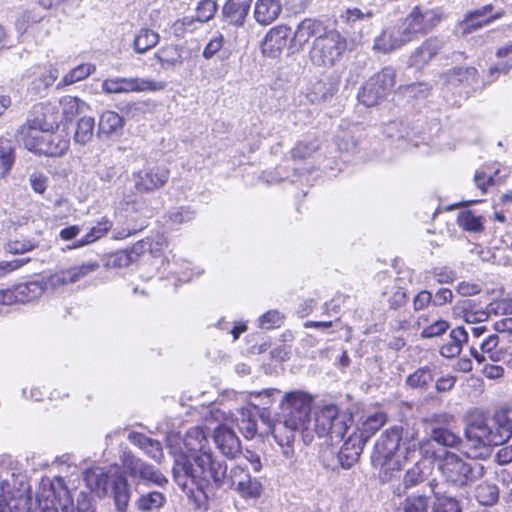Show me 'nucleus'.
Instances as JSON below:
<instances>
[{
	"instance_id": "obj_56",
	"label": "nucleus",
	"mask_w": 512,
	"mask_h": 512,
	"mask_svg": "<svg viewBox=\"0 0 512 512\" xmlns=\"http://www.w3.org/2000/svg\"><path fill=\"white\" fill-rule=\"evenodd\" d=\"M262 484L256 478H249L237 490L238 493L244 498H258L262 493Z\"/></svg>"
},
{
	"instance_id": "obj_12",
	"label": "nucleus",
	"mask_w": 512,
	"mask_h": 512,
	"mask_svg": "<svg viewBox=\"0 0 512 512\" xmlns=\"http://www.w3.org/2000/svg\"><path fill=\"white\" fill-rule=\"evenodd\" d=\"M166 87L162 81H155L146 78H113L106 79L102 83V90L107 94L130 93V92H155Z\"/></svg>"
},
{
	"instance_id": "obj_44",
	"label": "nucleus",
	"mask_w": 512,
	"mask_h": 512,
	"mask_svg": "<svg viewBox=\"0 0 512 512\" xmlns=\"http://www.w3.org/2000/svg\"><path fill=\"white\" fill-rule=\"evenodd\" d=\"M70 283L68 271H62L60 273H56L48 276L47 278L44 276H38L34 279V286H39L42 291L56 288L57 286L64 285Z\"/></svg>"
},
{
	"instance_id": "obj_18",
	"label": "nucleus",
	"mask_w": 512,
	"mask_h": 512,
	"mask_svg": "<svg viewBox=\"0 0 512 512\" xmlns=\"http://www.w3.org/2000/svg\"><path fill=\"white\" fill-rule=\"evenodd\" d=\"M214 440L218 449L227 457H235L240 452V440L227 426H219L215 430Z\"/></svg>"
},
{
	"instance_id": "obj_31",
	"label": "nucleus",
	"mask_w": 512,
	"mask_h": 512,
	"mask_svg": "<svg viewBox=\"0 0 512 512\" xmlns=\"http://www.w3.org/2000/svg\"><path fill=\"white\" fill-rule=\"evenodd\" d=\"M324 28L321 22L313 19H304L294 33V41L300 46L304 45L313 36H320Z\"/></svg>"
},
{
	"instance_id": "obj_17",
	"label": "nucleus",
	"mask_w": 512,
	"mask_h": 512,
	"mask_svg": "<svg viewBox=\"0 0 512 512\" xmlns=\"http://www.w3.org/2000/svg\"><path fill=\"white\" fill-rule=\"evenodd\" d=\"M34 129L42 132H53L59 126L60 116L51 104H39L34 107Z\"/></svg>"
},
{
	"instance_id": "obj_19",
	"label": "nucleus",
	"mask_w": 512,
	"mask_h": 512,
	"mask_svg": "<svg viewBox=\"0 0 512 512\" xmlns=\"http://www.w3.org/2000/svg\"><path fill=\"white\" fill-rule=\"evenodd\" d=\"M128 439L132 444L139 447L146 456L158 464L162 463L164 460L163 448L158 440L149 438L146 435L138 432L129 433Z\"/></svg>"
},
{
	"instance_id": "obj_39",
	"label": "nucleus",
	"mask_w": 512,
	"mask_h": 512,
	"mask_svg": "<svg viewBox=\"0 0 512 512\" xmlns=\"http://www.w3.org/2000/svg\"><path fill=\"white\" fill-rule=\"evenodd\" d=\"M477 70L474 67H459L453 68L448 72L442 74V79L446 82H450V78H456L457 82L467 83L473 85L477 81Z\"/></svg>"
},
{
	"instance_id": "obj_60",
	"label": "nucleus",
	"mask_w": 512,
	"mask_h": 512,
	"mask_svg": "<svg viewBox=\"0 0 512 512\" xmlns=\"http://www.w3.org/2000/svg\"><path fill=\"white\" fill-rule=\"evenodd\" d=\"M282 324V315L277 310H270L259 318V326L269 330Z\"/></svg>"
},
{
	"instance_id": "obj_55",
	"label": "nucleus",
	"mask_w": 512,
	"mask_h": 512,
	"mask_svg": "<svg viewBox=\"0 0 512 512\" xmlns=\"http://www.w3.org/2000/svg\"><path fill=\"white\" fill-rule=\"evenodd\" d=\"M132 262V255L127 251H117L111 254L105 262V267L108 269H119L127 267Z\"/></svg>"
},
{
	"instance_id": "obj_10",
	"label": "nucleus",
	"mask_w": 512,
	"mask_h": 512,
	"mask_svg": "<svg viewBox=\"0 0 512 512\" xmlns=\"http://www.w3.org/2000/svg\"><path fill=\"white\" fill-rule=\"evenodd\" d=\"M71 499L70 492L61 477L43 478L37 493V502L42 512L63 511L64 499Z\"/></svg>"
},
{
	"instance_id": "obj_8",
	"label": "nucleus",
	"mask_w": 512,
	"mask_h": 512,
	"mask_svg": "<svg viewBox=\"0 0 512 512\" xmlns=\"http://www.w3.org/2000/svg\"><path fill=\"white\" fill-rule=\"evenodd\" d=\"M351 418L340 414L336 405H326L315 416L314 429L319 437H330L331 441L342 440Z\"/></svg>"
},
{
	"instance_id": "obj_37",
	"label": "nucleus",
	"mask_w": 512,
	"mask_h": 512,
	"mask_svg": "<svg viewBox=\"0 0 512 512\" xmlns=\"http://www.w3.org/2000/svg\"><path fill=\"white\" fill-rule=\"evenodd\" d=\"M374 13L370 9L365 11L359 8H347L340 15L343 23L349 25L351 28H356L360 24L369 23Z\"/></svg>"
},
{
	"instance_id": "obj_52",
	"label": "nucleus",
	"mask_w": 512,
	"mask_h": 512,
	"mask_svg": "<svg viewBox=\"0 0 512 512\" xmlns=\"http://www.w3.org/2000/svg\"><path fill=\"white\" fill-rule=\"evenodd\" d=\"M318 148L319 146L315 140L309 142L300 141L291 150V156L295 160H304L311 157Z\"/></svg>"
},
{
	"instance_id": "obj_36",
	"label": "nucleus",
	"mask_w": 512,
	"mask_h": 512,
	"mask_svg": "<svg viewBox=\"0 0 512 512\" xmlns=\"http://www.w3.org/2000/svg\"><path fill=\"white\" fill-rule=\"evenodd\" d=\"M429 437L438 444L446 447H456L461 442L457 434L438 424H432Z\"/></svg>"
},
{
	"instance_id": "obj_58",
	"label": "nucleus",
	"mask_w": 512,
	"mask_h": 512,
	"mask_svg": "<svg viewBox=\"0 0 512 512\" xmlns=\"http://www.w3.org/2000/svg\"><path fill=\"white\" fill-rule=\"evenodd\" d=\"M433 512H461V507L455 498L443 496L437 498Z\"/></svg>"
},
{
	"instance_id": "obj_63",
	"label": "nucleus",
	"mask_w": 512,
	"mask_h": 512,
	"mask_svg": "<svg viewBox=\"0 0 512 512\" xmlns=\"http://www.w3.org/2000/svg\"><path fill=\"white\" fill-rule=\"evenodd\" d=\"M195 212L188 207H179L169 213L170 220L175 224H183L194 219Z\"/></svg>"
},
{
	"instance_id": "obj_21",
	"label": "nucleus",
	"mask_w": 512,
	"mask_h": 512,
	"mask_svg": "<svg viewBox=\"0 0 512 512\" xmlns=\"http://www.w3.org/2000/svg\"><path fill=\"white\" fill-rule=\"evenodd\" d=\"M112 476L108 475V473L100 467L89 469L84 474V479L86 481L89 489L96 493L99 497H104L108 495L110 491V485L112 482Z\"/></svg>"
},
{
	"instance_id": "obj_29",
	"label": "nucleus",
	"mask_w": 512,
	"mask_h": 512,
	"mask_svg": "<svg viewBox=\"0 0 512 512\" xmlns=\"http://www.w3.org/2000/svg\"><path fill=\"white\" fill-rule=\"evenodd\" d=\"M160 41V35L158 32L149 29H139L133 39V49L137 54H145L152 48H154Z\"/></svg>"
},
{
	"instance_id": "obj_3",
	"label": "nucleus",
	"mask_w": 512,
	"mask_h": 512,
	"mask_svg": "<svg viewBox=\"0 0 512 512\" xmlns=\"http://www.w3.org/2000/svg\"><path fill=\"white\" fill-rule=\"evenodd\" d=\"M511 436L512 423L504 414H497L491 423L476 419L466 428V453L474 459L486 458L492 446L502 445Z\"/></svg>"
},
{
	"instance_id": "obj_40",
	"label": "nucleus",
	"mask_w": 512,
	"mask_h": 512,
	"mask_svg": "<svg viewBox=\"0 0 512 512\" xmlns=\"http://www.w3.org/2000/svg\"><path fill=\"white\" fill-rule=\"evenodd\" d=\"M480 348L494 362L502 361L507 356L506 350L499 347V337L497 335H490L481 343Z\"/></svg>"
},
{
	"instance_id": "obj_47",
	"label": "nucleus",
	"mask_w": 512,
	"mask_h": 512,
	"mask_svg": "<svg viewBox=\"0 0 512 512\" xmlns=\"http://www.w3.org/2000/svg\"><path fill=\"white\" fill-rule=\"evenodd\" d=\"M457 223L466 231L480 232L483 230L481 217L474 215L470 210L461 211L457 216Z\"/></svg>"
},
{
	"instance_id": "obj_2",
	"label": "nucleus",
	"mask_w": 512,
	"mask_h": 512,
	"mask_svg": "<svg viewBox=\"0 0 512 512\" xmlns=\"http://www.w3.org/2000/svg\"><path fill=\"white\" fill-rule=\"evenodd\" d=\"M432 439L419 440L415 428L393 426L385 430L375 443L372 454L373 466L380 469V479L390 481L410 461L417 450L425 459L435 457Z\"/></svg>"
},
{
	"instance_id": "obj_35",
	"label": "nucleus",
	"mask_w": 512,
	"mask_h": 512,
	"mask_svg": "<svg viewBox=\"0 0 512 512\" xmlns=\"http://www.w3.org/2000/svg\"><path fill=\"white\" fill-rule=\"evenodd\" d=\"M95 71V66L91 63H82L75 68L71 69L63 78L58 82L57 88L72 85L76 82L82 81L90 76Z\"/></svg>"
},
{
	"instance_id": "obj_45",
	"label": "nucleus",
	"mask_w": 512,
	"mask_h": 512,
	"mask_svg": "<svg viewBox=\"0 0 512 512\" xmlns=\"http://www.w3.org/2000/svg\"><path fill=\"white\" fill-rule=\"evenodd\" d=\"M424 462L417 461L404 475L403 485L405 488H411L424 481L426 477Z\"/></svg>"
},
{
	"instance_id": "obj_34",
	"label": "nucleus",
	"mask_w": 512,
	"mask_h": 512,
	"mask_svg": "<svg viewBox=\"0 0 512 512\" xmlns=\"http://www.w3.org/2000/svg\"><path fill=\"white\" fill-rule=\"evenodd\" d=\"M62 109V118L66 121H72L77 115L88 109V105L75 96L66 95L59 101Z\"/></svg>"
},
{
	"instance_id": "obj_24",
	"label": "nucleus",
	"mask_w": 512,
	"mask_h": 512,
	"mask_svg": "<svg viewBox=\"0 0 512 512\" xmlns=\"http://www.w3.org/2000/svg\"><path fill=\"white\" fill-rule=\"evenodd\" d=\"M364 446L365 444L362 443L361 439L349 435L338 453L341 467L344 469L351 468L358 461Z\"/></svg>"
},
{
	"instance_id": "obj_28",
	"label": "nucleus",
	"mask_w": 512,
	"mask_h": 512,
	"mask_svg": "<svg viewBox=\"0 0 512 512\" xmlns=\"http://www.w3.org/2000/svg\"><path fill=\"white\" fill-rule=\"evenodd\" d=\"M110 490L113 493L118 511L124 512L130 500V488L127 479L122 475H113Z\"/></svg>"
},
{
	"instance_id": "obj_62",
	"label": "nucleus",
	"mask_w": 512,
	"mask_h": 512,
	"mask_svg": "<svg viewBox=\"0 0 512 512\" xmlns=\"http://www.w3.org/2000/svg\"><path fill=\"white\" fill-rule=\"evenodd\" d=\"M280 393V390L275 388H269L265 389L263 391H253L249 393L250 398L254 397L256 399H259V405L265 409L266 407H269L274 402V398L276 395Z\"/></svg>"
},
{
	"instance_id": "obj_27",
	"label": "nucleus",
	"mask_w": 512,
	"mask_h": 512,
	"mask_svg": "<svg viewBox=\"0 0 512 512\" xmlns=\"http://www.w3.org/2000/svg\"><path fill=\"white\" fill-rule=\"evenodd\" d=\"M468 340V334L463 327H457L450 332L449 340L440 348V353L446 358L458 356L462 346Z\"/></svg>"
},
{
	"instance_id": "obj_46",
	"label": "nucleus",
	"mask_w": 512,
	"mask_h": 512,
	"mask_svg": "<svg viewBox=\"0 0 512 512\" xmlns=\"http://www.w3.org/2000/svg\"><path fill=\"white\" fill-rule=\"evenodd\" d=\"M433 378L434 375L432 369L429 367H422L409 375L406 382L412 388H424L433 381Z\"/></svg>"
},
{
	"instance_id": "obj_42",
	"label": "nucleus",
	"mask_w": 512,
	"mask_h": 512,
	"mask_svg": "<svg viewBox=\"0 0 512 512\" xmlns=\"http://www.w3.org/2000/svg\"><path fill=\"white\" fill-rule=\"evenodd\" d=\"M166 502L164 494L158 491H153L142 495L137 500V507L141 511H152L160 509Z\"/></svg>"
},
{
	"instance_id": "obj_16",
	"label": "nucleus",
	"mask_w": 512,
	"mask_h": 512,
	"mask_svg": "<svg viewBox=\"0 0 512 512\" xmlns=\"http://www.w3.org/2000/svg\"><path fill=\"white\" fill-rule=\"evenodd\" d=\"M444 42L437 38H429L417 48L410 57V65L422 68L427 65L443 48Z\"/></svg>"
},
{
	"instance_id": "obj_61",
	"label": "nucleus",
	"mask_w": 512,
	"mask_h": 512,
	"mask_svg": "<svg viewBox=\"0 0 512 512\" xmlns=\"http://www.w3.org/2000/svg\"><path fill=\"white\" fill-rule=\"evenodd\" d=\"M449 329V323L444 320H437L432 324L426 326L421 331L423 338H433L442 335Z\"/></svg>"
},
{
	"instance_id": "obj_14",
	"label": "nucleus",
	"mask_w": 512,
	"mask_h": 512,
	"mask_svg": "<svg viewBox=\"0 0 512 512\" xmlns=\"http://www.w3.org/2000/svg\"><path fill=\"white\" fill-rule=\"evenodd\" d=\"M170 176L169 170L162 165H148L133 173L134 187L138 193H151L161 189Z\"/></svg>"
},
{
	"instance_id": "obj_54",
	"label": "nucleus",
	"mask_w": 512,
	"mask_h": 512,
	"mask_svg": "<svg viewBox=\"0 0 512 512\" xmlns=\"http://www.w3.org/2000/svg\"><path fill=\"white\" fill-rule=\"evenodd\" d=\"M217 11V3L214 0H201L196 8V19L207 22L212 19Z\"/></svg>"
},
{
	"instance_id": "obj_49",
	"label": "nucleus",
	"mask_w": 512,
	"mask_h": 512,
	"mask_svg": "<svg viewBox=\"0 0 512 512\" xmlns=\"http://www.w3.org/2000/svg\"><path fill=\"white\" fill-rule=\"evenodd\" d=\"M64 499L63 512H94L91 505V500L89 496L80 492L77 497V505L75 506L72 499H68L67 497Z\"/></svg>"
},
{
	"instance_id": "obj_59",
	"label": "nucleus",
	"mask_w": 512,
	"mask_h": 512,
	"mask_svg": "<svg viewBox=\"0 0 512 512\" xmlns=\"http://www.w3.org/2000/svg\"><path fill=\"white\" fill-rule=\"evenodd\" d=\"M112 227V222L108 218H102L96 226L92 227L86 234L88 242H95L102 238Z\"/></svg>"
},
{
	"instance_id": "obj_4",
	"label": "nucleus",
	"mask_w": 512,
	"mask_h": 512,
	"mask_svg": "<svg viewBox=\"0 0 512 512\" xmlns=\"http://www.w3.org/2000/svg\"><path fill=\"white\" fill-rule=\"evenodd\" d=\"M313 399L303 391L296 390L285 393L280 402V420L273 426H282L283 430L303 433V441L309 444L312 435L308 431L310 424V412Z\"/></svg>"
},
{
	"instance_id": "obj_11",
	"label": "nucleus",
	"mask_w": 512,
	"mask_h": 512,
	"mask_svg": "<svg viewBox=\"0 0 512 512\" xmlns=\"http://www.w3.org/2000/svg\"><path fill=\"white\" fill-rule=\"evenodd\" d=\"M412 41L409 31L402 20L386 26L374 39L372 49L374 52L388 54L400 49Z\"/></svg>"
},
{
	"instance_id": "obj_50",
	"label": "nucleus",
	"mask_w": 512,
	"mask_h": 512,
	"mask_svg": "<svg viewBox=\"0 0 512 512\" xmlns=\"http://www.w3.org/2000/svg\"><path fill=\"white\" fill-rule=\"evenodd\" d=\"M462 317L465 322L474 324L479 322H484L488 319V312L482 309H474V306L471 301H464L462 304Z\"/></svg>"
},
{
	"instance_id": "obj_48",
	"label": "nucleus",
	"mask_w": 512,
	"mask_h": 512,
	"mask_svg": "<svg viewBox=\"0 0 512 512\" xmlns=\"http://www.w3.org/2000/svg\"><path fill=\"white\" fill-rule=\"evenodd\" d=\"M14 162L13 149L10 142L0 138V176H5Z\"/></svg>"
},
{
	"instance_id": "obj_30",
	"label": "nucleus",
	"mask_w": 512,
	"mask_h": 512,
	"mask_svg": "<svg viewBox=\"0 0 512 512\" xmlns=\"http://www.w3.org/2000/svg\"><path fill=\"white\" fill-rule=\"evenodd\" d=\"M271 432L275 441L282 449V455L293 461L295 458V450H294V441H295V432H291V430H283L282 426H272Z\"/></svg>"
},
{
	"instance_id": "obj_7",
	"label": "nucleus",
	"mask_w": 512,
	"mask_h": 512,
	"mask_svg": "<svg viewBox=\"0 0 512 512\" xmlns=\"http://www.w3.org/2000/svg\"><path fill=\"white\" fill-rule=\"evenodd\" d=\"M347 48L346 39L336 30L316 37L310 58L317 66L331 67L338 62Z\"/></svg>"
},
{
	"instance_id": "obj_26",
	"label": "nucleus",
	"mask_w": 512,
	"mask_h": 512,
	"mask_svg": "<svg viewBox=\"0 0 512 512\" xmlns=\"http://www.w3.org/2000/svg\"><path fill=\"white\" fill-rule=\"evenodd\" d=\"M155 58L164 70H173L183 63L182 50L177 45H167L155 53Z\"/></svg>"
},
{
	"instance_id": "obj_38",
	"label": "nucleus",
	"mask_w": 512,
	"mask_h": 512,
	"mask_svg": "<svg viewBox=\"0 0 512 512\" xmlns=\"http://www.w3.org/2000/svg\"><path fill=\"white\" fill-rule=\"evenodd\" d=\"M123 118L114 111H106L100 117L99 129L102 133L110 135L118 133L123 127Z\"/></svg>"
},
{
	"instance_id": "obj_64",
	"label": "nucleus",
	"mask_w": 512,
	"mask_h": 512,
	"mask_svg": "<svg viewBox=\"0 0 512 512\" xmlns=\"http://www.w3.org/2000/svg\"><path fill=\"white\" fill-rule=\"evenodd\" d=\"M249 476L250 475L245 468L240 465H235L230 470L229 481L236 487V490H238L240 486L243 487V483L249 478Z\"/></svg>"
},
{
	"instance_id": "obj_9",
	"label": "nucleus",
	"mask_w": 512,
	"mask_h": 512,
	"mask_svg": "<svg viewBox=\"0 0 512 512\" xmlns=\"http://www.w3.org/2000/svg\"><path fill=\"white\" fill-rule=\"evenodd\" d=\"M120 460L124 471L137 483H152L161 487L168 483V479L159 469L130 452H124Z\"/></svg>"
},
{
	"instance_id": "obj_53",
	"label": "nucleus",
	"mask_w": 512,
	"mask_h": 512,
	"mask_svg": "<svg viewBox=\"0 0 512 512\" xmlns=\"http://www.w3.org/2000/svg\"><path fill=\"white\" fill-rule=\"evenodd\" d=\"M239 430L247 439L253 438L257 433L256 420L248 411L241 412V418L237 420Z\"/></svg>"
},
{
	"instance_id": "obj_6",
	"label": "nucleus",
	"mask_w": 512,
	"mask_h": 512,
	"mask_svg": "<svg viewBox=\"0 0 512 512\" xmlns=\"http://www.w3.org/2000/svg\"><path fill=\"white\" fill-rule=\"evenodd\" d=\"M396 83V71L392 67H384L373 74L360 88L359 101L367 106H376L387 99Z\"/></svg>"
},
{
	"instance_id": "obj_25",
	"label": "nucleus",
	"mask_w": 512,
	"mask_h": 512,
	"mask_svg": "<svg viewBox=\"0 0 512 512\" xmlns=\"http://www.w3.org/2000/svg\"><path fill=\"white\" fill-rule=\"evenodd\" d=\"M387 421V416L382 411H377L369 416L362 422L358 431H354L353 435L357 439H361L363 444L374 435Z\"/></svg>"
},
{
	"instance_id": "obj_1",
	"label": "nucleus",
	"mask_w": 512,
	"mask_h": 512,
	"mask_svg": "<svg viewBox=\"0 0 512 512\" xmlns=\"http://www.w3.org/2000/svg\"><path fill=\"white\" fill-rule=\"evenodd\" d=\"M180 444L179 433L167 435L166 445L174 457L173 479L183 492L193 495L198 490L207 496L211 489L224 485L227 474L225 462L216 459L211 451L186 456Z\"/></svg>"
},
{
	"instance_id": "obj_57",
	"label": "nucleus",
	"mask_w": 512,
	"mask_h": 512,
	"mask_svg": "<svg viewBox=\"0 0 512 512\" xmlns=\"http://www.w3.org/2000/svg\"><path fill=\"white\" fill-rule=\"evenodd\" d=\"M399 91L408 97L413 98H424L428 96L430 92V86L426 83H411L407 85H401Z\"/></svg>"
},
{
	"instance_id": "obj_33",
	"label": "nucleus",
	"mask_w": 512,
	"mask_h": 512,
	"mask_svg": "<svg viewBox=\"0 0 512 512\" xmlns=\"http://www.w3.org/2000/svg\"><path fill=\"white\" fill-rule=\"evenodd\" d=\"M474 497L483 506H493L499 499V488L495 483L484 481L474 489Z\"/></svg>"
},
{
	"instance_id": "obj_43",
	"label": "nucleus",
	"mask_w": 512,
	"mask_h": 512,
	"mask_svg": "<svg viewBox=\"0 0 512 512\" xmlns=\"http://www.w3.org/2000/svg\"><path fill=\"white\" fill-rule=\"evenodd\" d=\"M94 119L92 117H82L78 124L74 135L76 143L85 145L91 141L94 132Z\"/></svg>"
},
{
	"instance_id": "obj_22",
	"label": "nucleus",
	"mask_w": 512,
	"mask_h": 512,
	"mask_svg": "<svg viewBox=\"0 0 512 512\" xmlns=\"http://www.w3.org/2000/svg\"><path fill=\"white\" fill-rule=\"evenodd\" d=\"M208 444L207 438L200 427L190 428L184 437H181V447L186 456L200 454L206 449Z\"/></svg>"
},
{
	"instance_id": "obj_13",
	"label": "nucleus",
	"mask_w": 512,
	"mask_h": 512,
	"mask_svg": "<svg viewBox=\"0 0 512 512\" xmlns=\"http://www.w3.org/2000/svg\"><path fill=\"white\" fill-rule=\"evenodd\" d=\"M443 14L439 8L414 7L402 22L409 31L412 40L418 35L427 33L440 23Z\"/></svg>"
},
{
	"instance_id": "obj_15",
	"label": "nucleus",
	"mask_w": 512,
	"mask_h": 512,
	"mask_svg": "<svg viewBox=\"0 0 512 512\" xmlns=\"http://www.w3.org/2000/svg\"><path fill=\"white\" fill-rule=\"evenodd\" d=\"M289 35L290 28L285 25L271 28L261 42L262 54L269 58L278 57L286 46Z\"/></svg>"
},
{
	"instance_id": "obj_20",
	"label": "nucleus",
	"mask_w": 512,
	"mask_h": 512,
	"mask_svg": "<svg viewBox=\"0 0 512 512\" xmlns=\"http://www.w3.org/2000/svg\"><path fill=\"white\" fill-rule=\"evenodd\" d=\"M281 11L280 0H257L254 5V19L258 24L267 26L279 17Z\"/></svg>"
},
{
	"instance_id": "obj_23",
	"label": "nucleus",
	"mask_w": 512,
	"mask_h": 512,
	"mask_svg": "<svg viewBox=\"0 0 512 512\" xmlns=\"http://www.w3.org/2000/svg\"><path fill=\"white\" fill-rule=\"evenodd\" d=\"M252 0H227L222 13L229 24L236 27L244 25Z\"/></svg>"
},
{
	"instance_id": "obj_41",
	"label": "nucleus",
	"mask_w": 512,
	"mask_h": 512,
	"mask_svg": "<svg viewBox=\"0 0 512 512\" xmlns=\"http://www.w3.org/2000/svg\"><path fill=\"white\" fill-rule=\"evenodd\" d=\"M429 498L425 495H412L407 497L396 512H428Z\"/></svg>"
},
{
	"instance_id": "obj_51",
	"label": "nucleus",
	"mask_w": 512,
	"mask_h": 512,
	"mask_svg": "<svg viewBox=\"0 0 512 512\" xmlns=\"http://www.w3.org/2000/svg\"><path fill=\"white\" fill-rule=\"evenodd\" d=\"M99 268V263L96 261H89L82 265L68 269V276L70 283H75L87 275L95 272Z\"/></svg>"
},
{
	"instance_id": "obj_32",
	"label": "nucleus",
	"mask_w": 512,
	"mask_h": 512,
	"mask_svg": "<svg viewBox=\"0 0 512 512\" xmlns=\"http://www.w3.org/2000/svg\"><path fill=\"white\" fill-rule=\"evenodd\" d=\"M334 92L335 89L322 79L311 80L306 88V95L311 103L324 102L331 98Z\"/></svg>"
},
{
	"instance_id": "obj_5",
	"label": "nucleus",
	"mask_w": 512,
	"mask_h": 512,
	"mask_svg": "<svg viewBox=\"0 0 512 512\" xmlns=\"http://www.w3.org/2000/svg\"><path fill=\"white\" fill-rule=\"evenodd\" d=\"M437 469L444 481L457 489L471 486L485 474V467L481 463L466 460L449 451L437 457Z\"/></svg>"
}]
</instances>
